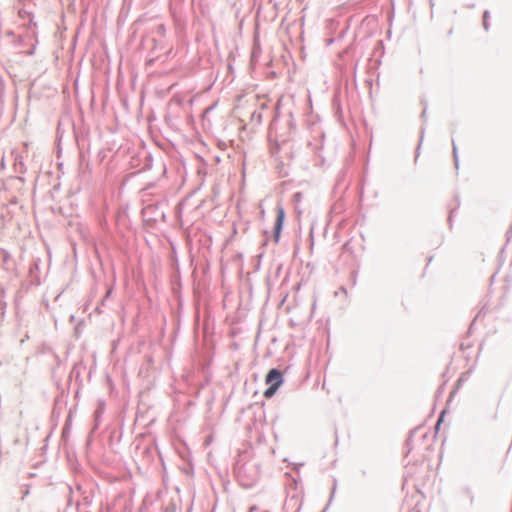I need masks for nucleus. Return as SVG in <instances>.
Returning <instances> with one entry per match:
<instances>
[{
  "label": "nucleus",
  "mask_w": 512,
  "mask_h": 512,
  "mask_svg": "<svg viewBox=\"0 0 512 512\" xmlns=\"http://www.w3.org/2000/svg\"><path fill=\"white\" fill-rule=\"evenodd\" d=\"M284 219H285L284 208L281 205H279L277 207V216H276V221H275V225H274V239H275V242L279 241L281 230H282V227H283V224H284Z\"/></svg>",
  "instance_id": "nucleus-2"
},
{
  "label": "nucleus",
  "mask_w": 512,
  "mask_h": 512,
  "mask_svg": "<svg viewBox=\"0 0 512 512\" xmlns=\"http://www.w3.org/2000/svg\"><path fill=\"white\" fill-rule=\"evenodd\" d=\"M266 383L269 387L264 392L265 397L270 398L283 382L282 373L277 369H271L266 376Z\"/></svg>",
  "instance_id": "nucleus-1"
}]
</instances>
